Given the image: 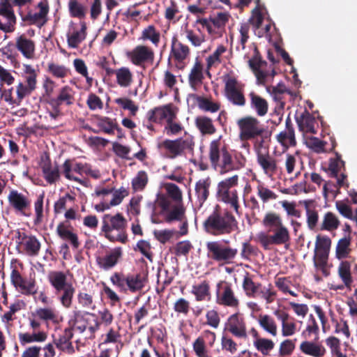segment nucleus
<instances>
[{"label":"nucleus","mask_w":357,"mask_h":357,"mask_svg":"<svg viewBox=\"0 0 357 357\" xmlns=\"http://www.w3.org/2000/svg\"><path fill=\"white\" fill-rule=\"evenodd\" d=\"M208 157L211 167L221 174L238 170L245 165V159L241 155V160L235 162L226 145L220 147V138L211 142Z\"/></svg>","instance_id":"obj_1"},{"label":"nucleus","mask_w":357,"mask_h":357,"mask_svg":"<svg viewBox=\"0 0 357 357\" xmlns=\"http://www.w3.org/2000/svg\"><path fill=\"white\" fill-rule=\"evenodd\" d=\"M202 227L211 236L229 235L238 229V221L228 210L214 211L203 222Z\"/></svg>","instance_id":"obj_2"},{"label":"nucleus","mask_w":357,"mask_h":357,"mask_svg":"<svg viewBox=\"0 0 357 357\" xmlns=\"http://www.w3.org/2000/svg\"><path fill=\"white\" fill-rule=\"evenodd\" d=\"M126 226L127 220L121 213L105 214L102 218L101 231L110 241L126 243L128 241Z\"/></svg>","instance_id":"obj_3"},{"label":"nucleus","mask_w":357,"mask_h":357,"mask_svg":"<svg viewBox=\"0 0 357 357\" xmlns=\"http://www.w3.org/2000/svg\"><path fill=\"white\" fill-rule=\"evenodd\" d=\"M194 146L195 142L192 137H180L174 140L166 139L157 144L159 152L169 159L183 155L185 151L192 152Z\"/></svg>","instance_id":"obj_4"},{"label":"nucleus","mask_w":357,"mask_h":357,"mask_svg":"<svg viewBox=\"0 0 357 357\" xmlns=\"http://www.w3.org/2000/svg\"><path fill=\"white\" fill-rule=\"evenodd\" d=\"M68 324L70 327L68 328L72 329L73 333V331L79 333L87 331L89 335L86 338H93L95 333L100 328V323L95 314L79 310L73 312V315L69 320Z\"/></svg>","instance_id":"obj_5"},{"label":"nucleus","mask_w":357,"mask_h":357,"mask_svg":"<svg viewBox=\"0 0 357 357\" xmlns=\"http://www.w3.org/2000/svg\"><path fill=\"white\" fill-rule=\"evenodd\" d=\"M238 176L234 175L218 183L216 195L219 200L229 204L237 215H240L238 192L235 186L238 185Z\"/></svg>","instance_id":"obj_6"},{"label":"nucleus","mask_w":357,"mask_h":357,"mask_svg":"<svg viewBox=\"0 0 357 357\" xmlns=\"http://www.w3.org/2000/svg\"><path fill=\"white\" fill-rule=\"evenodd\" d=\"M206 248L207 257L219 265L231 263L238 253L237 249L224 244L220 241L206 242Z\"/></svg>","instance_id":"obj_7"},{"label":"nucleus","mask_w":357,"mask_h":357,"mask_svg":"<svg viewBox=\"0 0 357 357\" xmlns=\"http://www.w3.org/2000/svg\"><path fill=\"white\" fill-rule=\"evenodd\" d=\"M239 138L241 141H249L262 137L266 132L259 120L252 116L241 118L237 121Z\"/></svg>","instance_id":"obj_8"},{"label":"nucleus","mask_w":357,"mask_h":357,"mask_svg":"<svg viewBox=\"0 0 357 357\" xmlns=\"http://www.w3.org/2000/svg\"><path fill=\"white\" fill-rule=\"evenodd\" d=\"M225 96L232 105L245 107L246 99L244 95L245 84L233 75H227L224 78Z\"/></svg>","instance_id":"obj_9"},{"label":"nucleus","mask_w":357,"mask_h":357,"mask_svg":"<svg viewBox=\"0 0 357 357\" xmlns=\"http://www.w3.org/2000/svg\"><path fill=\"white\" fill-rule=\"evenodd\" d=\"M156 204L160 208V213L164 215L166 222L183 220L185 208L183 203L173 204L169 198L162 195L158 198Z\"/></svg>","instance_id":"obj_10"},{"label":"nucleus","mask_w":357,"mask_h":357,"mask_svg":"<svg viewBox=\"0 0 357 357\" xmlns=\"http://www.w3.org/2000/svg\"><path fill=\"white\" fill-rule=\"evenodd\" d=\"M37 88V84L29 81L19 82L15 86L16 97L13 96V87L5 89L2 98L10 105L20 106L24 98L29 96Z\"/></svg>","instance_id":"obj_11"},{"label":"nucleus","mask_w":357,"mask_h":357,"mask_svg":"<svg viewBox=\"0 0 357 357\" xmlns=\"http://www.w3.org/2000/svg\"><path fill=\"white\" fill-rule=\"evenodd\" d=\"M8 206L15 214L29 217L31 214V199L29 194L22 193L17 190H11L8 195Z\"/></svg>","instance_id":"obj_12"},{"label":"nucleus","mask_w":357,"mask_h":357,"mask_svg":"<svg viewBox=\"0 0 357 357\" xmlns=\"http://www.w3.org/2000/svg\"><path fill=\"white\" fill-rule=\"evenodd\" d=\"M29 327L33 333H20L18 338L21 345L24 346L33 342H43L47 338V334L43 331H40L43 322L37 319L34 313L32 312L29 317Z\"/></svg>","instance_id":"obj_13"},{"label":"nucleus","mask_w":357,"mask_h":357,"mask_svg":"<svg viewBox=\"0 0 357 357\" xmlns=\"http://www.w3.org/2000/svg\"><path fill=\"white\" fill-rule=\"evenodd\" d=\"M216 287L217 304L234 309L238 308L240 301L235 295V292L230 283L220 281L217 284Z\"/></svg>","instance_id":"obj_14"},{"label":"nucleus","mask_w":357,"mask_h":357,"mask_svg":"<svg viewBox=\"0 0 357 357\" xmlns=\"http://www.w3.org/2000/svg\"><path fill=\"white\" fill-rule=\"evenodd\" d=\"M345 162L342 160L341 155L335 153V156L329 160L328 167L326 169L328 176L331 178H337V188H340L344 185L349 186V183H346L347 175L345 173Z\"/></svg>","instance_id":"obj_15"},{"label":"nucleus","mask_w":357,"mask_h":357,"mask_svg":"<svg viewBox=\"0 0 357 357\" xmlns=\"http://www.w3.org/2000/svg\"><path fill=\"white\" fill-rule=\"evenodd\" d=\"M10 282L13 287L25 296H33L37 293L35 279L24 278L16 267L11 266Z\"/></svg>","instance_id":"obj_16"},{"label":"nucleus","mask_w":357,"mask_h":357,"mask_svg":"<svg viewBox=\"0 0 357 357\" xmlns=\"http://www.w3.org/2000/svg\"><path fill=\"white\" fill-rule=\"evenodd\" d=\"M225 329L237 338H248L245 318L240 312H236L228 317Z\"/></svg>","instance_id":"obj_17"},{"label":"nucleus","mask_w":357,"mask_h":357,"mask_svg":"<svg viewBox=\"0 0 357 357\" xmlns=\"http://www.w3.org/2000/svg\"><path fill=\"white\" fill-rule=\"evenodd\" d=\"M126 54L131 63L137 66H141L145 63H152L155 57L154 52L151 48L141 45L127 52Z\"/></svg>","instance_id":"obj_18"},{"label":"nucleus","mask_w":357,"mask_h":357,"mask_svg":"<svg viewBox=\"0 0 357 357\" xmlns=\"http://www.w3.org/2000/svg\"><path fill=\"white\" fill-rule=\"evenodd\" d=\"M248 64L257 78V84L265 85L266 79L270 74L268 71L264 70V67L266 66L267 63L262 59L256 47H255L252 57L248 61Z\"/></svg>","instance_id":"obj_19"},{"label":"nucleus","mask_w":357,"mask_h":357,"mask_svg":"<svg viewBox=\"0 0 357 357\" xmlns=\"http://www.w3.org/2000/svg\"><path fill=\"white\" fill-rule=\"evenodd\" d=\"M122 249L120 247L114 248L107 251L104 256H97L96 261L97 265L104 270H109L114 267L121 258Z\"/></svg>","instance_id":"obj_20"},{"label":"nucleus","mask_w":357,"mask_h":357,"mask_svg":"<svg viewBox=\"0 0 357 357\" xmlns=\"http://www.w3.org/2000/svg\"><path fill=\"white\" fill-rule=\"evenodd\" d=\"M276 139L283 147L286 149L295 146L296 140L293 123L289 116L285 121V129L276 135Z\"/></svg>","instance_id":"obj_21"},{"label":"nucleus","mask_w":357,"mask_h":357,"mask_svg":"<svg viewBox=\"0 0 357 357\" xmlns=\"http://www.w3.org/2000/svg\"><path fill=\"white\" fill-rule=\"evenodd\" d=\"M295 119L301 131L306 133H316L317 131L314 128L316 123L315 118L306 108L301 113L297 112Z\"/></svg>","instance_id":"obj_22"},{"label":"nucleus","mask_w":357,"mask_h":357,"mask_svg":"<svg viewBox=\"0 0 357 357\" xmlns=\"http://www.w3.org/2000/svg\"><path fill=\"white\" fill-rule=\"evenodd\" d=\"M318 338H314V341L305 339L299 346L300 351L303 354L312 357H324L326 354V349L324 345L317 341Z\"/></svg>","instance_id":"obj_23"},{"label":"nucleus","mask_w":357,"mask_h":357,"mask_svg":"<svg viewBox=\"0 0 357 357\" xmlns=\"http://www.w3.org/2000/svg\"><path fill=\"white\" fill-rule=\"evenodd\" d=\"M257 161L264 174L268 176L271 177L277 172L278 167V161L275 158L269 154L268 151L264 153H258Z\"/></svg>","instance_id":"obj_24"},{"label":"nucleus","mask_w":357,"mask_h":357,"mask_svg":"<svg viewBox=\"0 0 357 357\" xmlns=\"http://www.w3.org/2000/svg\"><path fill=\"white\" fill-rule=\"evenodd\" d=\"M72 229L67 220L61 222L57 225L56 234L62 240L68 241L73 248L77 250L79 248L80 243L77 235L72 231Z\"/></svg>","instance_id":"obj_25"},{"label":"nucleus","mask_w":357,"mask_h":357,"mask_svg":"<svg viewBox=\"0 0 357 357\" xmlns=\"http://www.w3.org/2000/svg\"><path fill=\"white\" fill-rule=\"evenodd\" d=\"M190 54L189 47L180 42L174 36L172 39L171 45V55L174 61L178 63H183L190 56Z\"/></svg>","instance_id":"obj_26"},{"label":"nucleus","mask_w":357,"mask_h":357,"mask_svg":"<svg viewBox=\"0 0 357 357\" xmlns=\"http://www.w3.org/2000/svg\"><path fill=\"white\" fill-rule=\"evenodd\" d=\"M37 7L40 9L38 13L28 12L24 21L28 22L30 24H39L43 26L47 22V16L49 13V3L45 2H39Z\"/></svg>","instance_id":"obj_27"},{"label":"nucleus","mask_w":357,"mask_h":357,"mask_svg":"<svg viewBox=\"0 0 357 357\" xmlns=\"http://www.w3.org/2000/svg\"><path fill=\"white\" fill-rule=\"evenodd\" d=\"M15 47L22 54L28 59L34 57L36 45L33 40L26 38L24 34L16 38Z\"/></svg>","instance_id":"obj_28"},{"label":"nucleus","mask_w":357,"mask_h":357,"mask_svg":"<svg viewBox=\"0 0 357 357\" xmlns=\"http://www.w3.org/2000/svg\"><path fill=\"white\" fill-rule=\"evenodd\" d=\"M248 97L250 109L255 111L258 116H264L268 112V101L255 91L250 92Z\"/></svg>","instance_id":"obj_29"},{"label":"nucleus","mask_w":357,"mask_h":357,"mask_svg":"<svg viewBox=\"0 0 357 357\" xmlns=\"http://www.w3.org/2000/svg\"><path fill=\"white\" fill-rule=\"evenodd\" d=\"M146 116L150 122L159 123L164 119L167 121L169 117L174 116V112L170 105H165L150 109Z\"/></svg>","instance_id":"obj_30"},{"label":"nucleus","mask_w":357,"mask_h":357,"mask_svg":"<svg viewBox=\"0 0 357 357\" xmlns=\"http://www.w3.org/2000/svg\"><path fill=\"white\" fill-rule=\"evenodd\" d=\"M275 316L282 322V335L284 337L293 335L296 331V325L294 319L290 317L289 314L284 311L277 310Z\"/></svg>","instance_id":"obj_31"},{"label":"nucleus","mask_w":357,"mask_h":357,"mask_svg":"<svg viewBox=\"0 0 357 357\" xmlns=\"http://www.w3.org/2000/svg\"><path fill=\"white\" fill-rule=\"evenodd\" d=\"M229 20V15L225 13H219L215 17H211V31L209 34L215 38L222 37L225 32V26Z\"/></svg>","instance_id":"obj_32"},{"label":"nucleus","mask_w":357,"mask_h":357,"mask_svg":"<svg viewBox=\"0 0 357 357\" xmlns=\"http://www.w3.org/2000/svg\"><path fill=\"white\" fill-rule=\"evenodd\" d=\"M33 312L37 319H40L47 326L50 323L57 324L60 321L58 313L52 307H38Z\"/></svg>","instance_id":"obj_33"},{"label":"nucleus","mask_w":357,"mask_h":357,"mask_svg":"<svg viewBox=\"0 0 357 357\" xmlns=\"http://www.w3.org/2000/svg\"><path fill=\"white\" fill-rule=\"evenodd\" d=\"M204 79L203 73V65L199 61H196L188 75V83L191 89L196 91L202 84Z\"/></svg>","instance_id":"obj_34"},{"label":"nucleus","mask_w":357,"mask_h":357,"mask_svg":"<svg viewBox=\"0 0 357 357\" xmlns=\"http://www.w3.org/2000/svg\"><path fill=\"white\" fill-rule=\"evenodd\" d=\"M49 100L61 107L62 105L70 106L75 101L74 91L69 86H64L61 88L56 97L51 98Z\"/></svg>","instance_id":"obj_35"},{"label":"nucleus","mask_w":357,"mask_h":357,"mask_svg":"<svg viewBox=\"0 0 357 357\" xmlns=\"http://www.w3.org/2000/svg\"><path fill=\"white\" fill-rule=\"evenodd\" d=\"M73 337L72 329L66 328L62 335L58 339L54 340L56 347L63 352L71 354L75 352L74 347L71 342Z\"/></svg>","instance_id":"obj_36"},{"label":"nucleus","mask_w":357,"mask_h":357,"mask_svg":"<svg viewBox=\"0 0 357 357\" xmlns=\"http://www.w3.org/2000/svg\"><path fill=\"white\" fill-rule=\"evenodd\" d=\"M43 177L50 183H54L60 177L59 168L57 165L52 166L49 157L41 164Z\"/></svg>","instance_id":"obj_37"},{"label":"nucleus","mask_w":357,"mask_h":357,"mask_svg":"<svg viewBox=\"0 0 357 357\" xmlns=\"http://www.w3.org/2000/svg\"><path fill=\"white\" fill-rule=\"evenodd\" d=\"M211 184V181L209 177L199 179L195 184V195L200 206L204 204L209 196Z\"/></svg>","instance_id":"obj_38"},{"label":"nucleus","mask_w":357,"mask_h":357,"mask_svg":"<svg viewBox=\"0 0 357 357\" xmlns=\"http://www.w3.org/2000/svg\"><path fill=\"white\" fill-rule=\"evenodd\" d=\"M195 123L202 135H212L216 132L217 130L213 120L206 116H197Z\"/></svg>","instance_id":"obj_39"},{"label":"nucleus","mask_w":357,"mask_h":357,"mask_svg":"<svg viewBox=\"0 0 357 357\" xmlns=\"http://www.w3.org/2000/svg\"><path fill=\"white\" fill-rule=\"evenodd\" d=\"M58 301L61 303V305L65 308H70L72 306L73 298L75 292V288L73 284L54 291Z\"/></svg>","instance_id":"obj_40"},{"label":"nucleus","mask_w":357,"mask_h":357,"mask_svg":"<svg viewBox=\"0 0 357 357\" xmlns=\"http://www.w3.org/2000/svg\"><path fill=\"white\" fill-rule=\"evenodd\" d=\"M147 280L146 277L142 273L127 275L126 291L129 290L132 293L141 291Z\"/></svg>","instance_id":"obj_41"},{"label":"nucleus","mask_w":357,"mask_h":357,"mask_svg":"<svg viewBox=\"0 0 357 357\" xmlns=\"http://www.w3.org/2000/svg\"><path fill=\"white\" fill-rule=\"evenodd\" d=\"M47 279L54 291L61 289L72 284V283L68 282L67 276L63 271H51L48 274Z\"/></svg>","instance_id":"obj_42"},{"label":"nucleus","mask_w":357,"mask_h":357,"mask_svg":"<svg viewBox=\"0 0 357 357\" xmlns=\"http://www.w3.org/2000/svg\"><path fill=\"white\" fill-rule=\"evenodd\" d=\"M87 26L84 22H81V29L67 34L68 45L71 48H77L86 38Z\"/></svg>","instance_id":"obj_43"},{"label":"nucleus","mask_w":357,"mask_h":357,"mask_svg":"<svg viewBox=\"0 0 357 357\" xmlns=\"http://www.w3.org/2000/svg\"><path fill=\"white\" fill-rule=\"evenodd\" d=\"M351 266V261L344 260L340 263L337 268L338 276L344 283V286L349 289H351V284L353 282Z\"/></svg>","instance_id":"obj_44"},{"label":"nucleus","mask_w":357,"mask_h":357,"mask_svg":"<svg viewBox=\"0 0 357 357\" xmlns=\"http://www.w3.org/2000/svg\"><path fill=\"white\" fill-rule=\"evenodd\" d=\"M313 203V200H305L303 202V205L306 211L307 227L311 230L315 229L319 220V214L317 211L315 210L314 207H312Z\"/></svg>","instance_id":"obj_45"},{"label":"nucleus","mask_w":357,"mask_h":357,"mask_svg":"<svg viewBox=\"0 0 357 357\" xmlns=\"http://www.w3.org/2000/svg\"><path fill=\"white\" fill-rule=\"evenodd\" d=\"M326 346L330 349L333 357H347L346 352L342 351L341 341L333 335H330L324 340Z\"/></svg>","instance_id":"obj_46"},{"label":"nucleus","mask_w":357,"mask_h":357,"mask_svg":"<svg viewBox=\"0 0 357 357\" xmlns=\"http://www.w3.org/2000/svg\"><path fill=\"white\" fill-rule=\"evenodd\" d=\"M191 293L195 296L197 301L209 300L211 293L208 282L204 280L199 284L193 285Z\"/></svg>","instance_id":"obj_47"},{"label":"nucleus","mask_w":357,"mask_h":357,"mask_svg":"<svg viewBox=\"0 0 357 357\" xmlns=\"http://www.w3.org/2000/svg\"><path fill=\"white\" fill-rule=\"evenodd\" d=\"M262 224L266 228L268 229L269 231L284 225L281 215L273 211L265 214Z\"/></svg>","instance_id":"obj_48"},{"label":"nucleus","mask_w":357,"mask_h":357,"mask_svg":"<svg viewBox=\"0 0 357 357\" xmlns=\"http://www.w3.org/2000/svg\"><path fill=\"white\" fill-rule=\"evenodd\" d=\"M259 326L273 336H276L278 327L274 319L268 314H259L258 319Z\"/></svg>","instance_id":"obj_49"},{"label":"nucleus","mask_w":357,"mask_h":357,"mask_svg":"<svg viewBox=\"0 0 357 357\" xmlns=\"http://www.w3.org/2000/svg\"><path fill=\"white\" fill-rule=\"evenodd\" d=\"M22 247L27 255L35 257L38 255L41 245L35 236L30 235L26 241L22 245Z\"/></svg>","instance_id":"obj_50"},{"label":"nucleus","mask_w":357,"mask_h":357,"mask_svg":"<svg viewBox=\"0 0 357 357\" xmlns=\"http://www.w3.org/2000/svg\"><path fill=\"white\" fill-rule=\"evenodd\" d=\"M350 245L351 238L349 236L340 238L338 241L335 249V257L337 259L342 260L349 257L351 251L349 248Z\"/></svg>","instance_id":"obj_51"},{"label":"nucleus","mask_w":357,"mask_h":357,"mask_svg":"<svg viewBox=\"0 0 357 357\" xmlns=\"http://www.w3.org/2000/svg\"><path fill=\"white\" fill-rule=\"evenodd\" d=\"M253 345L256 350L262 356H268L271 354V351L275 348V342L271 340L266 337H261L257 341H253Z\"/></svg>","instance_id":"obj_52"},{"label":"nucleus","mask_w":357,"mask_h":357,"mask_svg":"<svg viewBox=\"0 0 357 357\" xmlns=\"http://www.w3.org/2000/svg\"><path fill=\"white\" fill-rule=\"evenodd\" d=\"M117 84L122 87L129 86L132 82V74L128 67H121L115 70Z\"/></svg>","instance_id":"obj_53"},{"label":"nucleus","mask_w":357,"mask_h":357,"mask_svg":"<svg viewBox=\"0 0 357 357\" xmlns=\"http://www.w3.org/2000/svg\"><path fill=\"white\" fill-rule=\"evenodd\" d=\"M243 289L249 297H255L259 292V289L261 287L260 283H255L250 278V274L246 273L243 280Z\"/></svg>","instance_id":"obj_54"},{"label":"nucleus","mask_w":357,"mask_h":357,"mask_svg":"<svg viewBox=\"0 0 357 357\" xmlns=\"http://www.w3.org/2000/svg\"><path fill=\"white\" fill-rule=\"evenodd\" d=\"M97 119V126L105 133L112 135L114 134V128H116V120H113L107 116L100 115L96 116Z\"/></svg>","instance_id":"obj_55"},{"label":"nucleus","mask_w":357,"mask_h":357,"mask_svg":"<svg viewBox=\"0 0 357 357\" xmlns=\"http://www.w3.org/2000/svg\"><path fill=\"white\" fill-rule=\"evenodd\" d=\"M339 225L340 221L336 215L332 212H327L323 218L320 230L333 231L337 229Z\"/></svg>","instance_id":"obj_56"},{"label":"nucleus","mask_w":357,"mask_h":357,"mask_svg":"<svg viewBox=\"0 0 357 357\" xmlns=\"http://www.w3.org/2000/svg\"><path fill=\"white\" fill-rule=\"evenodd\" d=\"M271 231L273 240L275 241V245H283L288 243L290 241V235L288 229L283 225Z\"/></svg>","instance_id":"obj_57"},{"label":"nucleus","mask_w":357,"mask_h":357,"mask_svg":"<svg viewBox=\"0 0 357 357\" xmlns=\"http://www.w3.org/2000/svg\"><path fill=\"white\" fill-rule=\"evenodd\" d=\"M148 181L149 177L147 173L144 170L139 171L131 181L133 191L138 192L144 190L148 183Z\"/></svg>","instance_id":"obj_58"},{"label":"nucleus","mask_w":357,"mask_h":357,"mask_svg":"<svg viewBox=\"0 0 357 357\" xmlns=\"http://www.w3.org/2000/svg\"><path fill=\"white\" fill-rule=\"evenodd\" d=\"M69 71V69L63 65L54 62L47 64V72L57 79H63L67 77Z\"/></svg>","instance_id":"obj_59"},{"label":"nucleus","mask_w":357,"mask_h":357,"mask_svg":"<svg viewBox=\"0 0 357 357\" xmlns=\"http://www.w3.org/2000/svg\"><path fill=\"white\" fill-rule=\"evenodd\" d=\"M319 327L314 318L311 314L309 315L308 321L305 329L302 332L301 336L304 339H310L312 334L316 335V337H319Z\"/></svg>","instance_id":"obj_60"},{"label":"nucleus","mask_w":357,"mask_h":357,"mask_svg":"<svg viewBox=\"0 0 357 357\" xmlns=\"http://www.w3.org/2000/svg\"><path fill=\"white\" fill-rule=\"evenodd\" d=\"M197 100L199 108L203 111L215 113L220 109L219 102H213L208 98L198 96Z\"/></svg>","instance_id":"obj_61"},{"label":"nucleus","mask_w":357,"mask_h":357,"mask_svg":"<svg viewBox=\"0 0 357 357\" xmlns=\"http://www.w3.org/2000/svg\"><path fill=\"white\" fill-rule=\"evenodd\" d=\"M141 38L144 40H149L154 45L158 46L160 40V34L153 25H149L142 31Z\"/></svg>","instance_id":"obj_62"},{"label":"nucleus","mask_w":357,"mask_h":357,"mask_svg":"<svg viewBox=\"0 0 357 357\" xmlns=\"http://www.w3.org/2000/svg\"><path fill=\"white\" fill-rule=\"evenodd\" d=\"M331 245V240L327 236L317 235L315 243V252L328 255Z\"/></svg>","instance_id":"obj_63"},{"label":"nucleus","mask_w":357,"mask_h":357,"mask_svg":"<svg viewBox=\"0 0 357 357\" xmlns=\"http://www.w3.org/2000/svg\"><path fill=\"white\" fill-rule=\"evenodd\" d=\"M257 195L264 203L270 200H275L278 198V195L268 188L263 183H259L257 186Z\"/></svg>","instance_id":"obj_64"}]
</instances>
